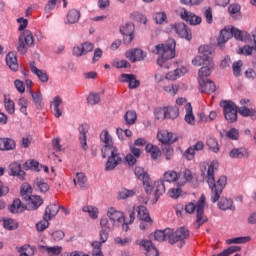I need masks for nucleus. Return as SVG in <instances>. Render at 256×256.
<instances>
[{
	"label": "nucleus",
	"mask_w": 256,
	"mask_h": 256,
	"mask_svg": "<svg viewBox=\"0 0 256 256\" xmlns=\"http://www.w3.org/2000/svg\"><path fill=\"white\" fill-rule=\"evenodd\" d=\"M155 117L158 121H165L167 119V108H156L155 109Z\"/></svg>",
	"instance_id": "56"
},
{
	"label": "nucleus",
	"mask_w": 256,
	"mask_h": 256,
	"mask_svg": "<svg viewBox=\"0 0 256 256\" xmlns=\"http://www.w3.org/2000/svg\"><path fill=\"white\" fill-rule=\"evenodd\" d=\"M238 113H240V115L243 117H255L256 111L253 108L240 107L238 109Z\"/></svg>",
	"instance_id": "57"
},
{
	"label": "nucleus",
	"mask_w": 256,
	"mask_h": 256,
	"mask_svg": "<svg viewBox=\"0 0 256 256\" xmlns=\"http://www.w3.org/2000/svg\"><path fill=\"white\" fill-rule=\"evenodd\" d=\"M134 173L137 179H140V181H142L147 195H151L153 193V189L155 188L153 187V185H151V177H149V174L145 172V170L141 167H136Z\"/></svg>",
	"instance_id": "8"
},
{
	"label": "nucleus",
	"mask_w": 256,
	"mask_h": 256,
	"mask_svg": "<svg viewBox=\"0 0 256 256\" xmlns=\"http://www.w3.org/2000/svg\"><path fill=\"white\" fill-rule=\"evenodd\" d=\"M154 195H155V199L156 201L159 199V197H161V195H163V193H165V180H157L154 183Z\"/></svg>",
	"instance_id": "37"
},
{
	"label": "nucleus",
	"mask_w": 256,
	"mask_h": 256,
	"mask_svg": "<svg viewBox=\"0 0 256 256\" xmlns=\"http://www.w3.org/2000/svg\"><path fill=\"white\" fill-rule=\"evenodd\" d=\"M205 149V143L203 141H198L193 146H190L185 152L184 157L188 161H193L195 159V151H203Z\"/></svg>",
	"instance_id": "16"
},
{
	"label": "nucleus",
	"mask_w": 256,
	"mask_h": 256,
	"mask_svg": "<svg viewBox=\"0 0 256 256\" xmlns=\"http://www.w3.org/2000/svg\"><path fill=\"white\" fill-rule=\"evenodd\" d=\"M4 228L8 229V231H13L14 229H17V222L13 219H5L4 220Z\"/></svg>",
	"instance_id": "63"
},
{
	"label": "nucleus",
	"mask_w": 256,
	"mask_h": 256,
	"mask_svg": "<svg viewBox=\"0 0 256 256\" xmlns=\"http://www.w3.org/2000/svg\"><path fill=\"white\" fill-rule=\"evenodd\" d=\"M215 169H217V162H211L207 170V183L211 189V201L217 203L221 199V194L227 185V176H220L218 181L215 183Z\"/></svg>",
	"instance_id": "2"
},
{
	"label": "nucleus",
	"mask_w": 256,
	"mask_h": 256,
	"mask_svg": "<svg viewBox=\"0 0 256 256\" xmlns=\"http://www.w3.org/2000/svg\"><path fill=\"white\" fill-rule=\"evenodd\" d=\"M219 209H222V211H227V209H230V211H235V205H233V200L227 199L225 197H222L220 201L218 202Z\"/></svg>",
	"instance_id": "36"
},
{
	"label": "nucleus",
	"mask_w": 256,
	"mask_h": 256,
	"mask_svg": "<svg viewBox=\"0 0 256 256\" xmlns=\"http://www.w3.org/2000/svg\"><path fill=\"white\" fill-rule=\"evenodd\" d=\"M17 147L15 140L11 138H0V151H14Z\"/></svg>",
	"instance_id": "25"
},
{
	"label": "nucleus",
	"mask_w": 256,
	"mask_h": 256,
	"mask_svg": "<svg viewBox=\"0 0 256 256\" xmlns=\"http://www.w3.org/2000/svg\"><path fill=\"white\" fill-rule=\"evenodd\" d=\"M30 70L32 71V73H34V75L38 77V79L42 83H47V81H49V76L47 75V73L37 68V66H35V62L30 63Z\"/></svg>",
	"instance_id": "30"
},
{
	"label": "nucleus",
	"mask_w": 256,
	"mask_h": 256,
	"mask_svg": "<svg viewBox=\"0 0 256 256\" xmlns=\"http://www.w3.org/2000/svg\"><path fill=\"white\" fill-rule=\"evenodd\" d=\"M207 146L213 153H218L219 152V144L217 143V140L214 138H208L206 141Z\"/></svg>",
	"instance_id": "61"
},
{
	"label": "nucleus",
	"mask_w": 256,
	"mask_h": 256,
	"mask_svg": "<svg viewBox=\"0 0 256 256\" xmlns=\"http://www.w3.org/2000/svg\"><path fill=\"white\" fill-rule=\"evenodd\" d=\"M223 108V113L226 121L228 123H235L237 121V105H235L232 101L224 100L220 103Z\"/></svg>",
	"instance_id": "7"
},
{
	"label": "nucleus",
	"mask_w": 256,
	"mask_h": 256,
	"mask_svg": "<svg viewBox=\"0 0 256 256\" xmlns=\"http://www.w3.org/2000/svg\"><path fill=\"white\" fill-rule=\"evenodd\" d=\"M232 159H247L249 157V150L246 148H234L229 153Z\"/></svg>",
	"instance_id": "27"
},
{
	"label": "nucleus",
	"mask_w": 256,
	"mask_h": 256,
	"mask_svg": "<svg viewBox=\"0 0 256 256\" xmlns=\"http://www.w3.org/2000/svg\"><path fill=\"white\" fill-rule=\"evenodd\" d=\"M23 169H25V171H28V169H33L34 171H40L39 162L35 160H28L23 164Z\"/></svg>",
	"instance_id": "55"
},
{
	"label": "nucleus",
	"mask_w": 256,
	"mask_h": 256,
	"mask_svg": "<svg viewBox=\"0 0 256 256\" xmlns=\"http://www.w3.org/2000/svg\"><path fill=\"white\" fill-rule=\"evenodd\" d=\"M124 119L127 125H135V121H137V113L133 110L127 111Z\"/></svg>",
	"instance_id": "51"
},
{
	"label": "nucleus",
	"mask_w": 256,
	"mask_h": 256,
	"mask_svg": "<svg viewBox=\"0 0 256 256\" xmlns=\"http://www.w3.org/2000/svg\"><path fill=\"white\" fill-rule=\"evenodd\" d=\"M152 53H154V55H159L157 65L163 67L165 62L175 57V40H170L166 44L156 45L152 50Z\"/></svg>",
	"instance_id": "4"
},
{
	"label": "nucleus",
	"mask_w": 256,
	"mask_h": 256,
	"mask_svg": "<svg viewBox=\"0 0 256 256\" xmlns=\"http://www.w3.org/2000/svg\"><path fill=\"white\" fill-rule=\"evenodd\" d=\"M41 249H43L44 251H46L48 256H59L61 255L62 251H63V247L61 246H41Z\"/></svg>",
	"instance_id": "39"
},
{
	"label": "nucleus",
	"mask_w": 256,
	"mask_h": 256,
	"mask_svg": "<svg viewBox=\"0 0 256 256\" xmlns=\"http://www.w3.org/2000/svg\"><path fill=\"white\" fill-rule=\"evenodd\" d=\"M93 49H94L93 43L84 42L82 45L75 46L73 48V55H75V57H81L83 55H87V53H91Z\"/></svg>",
	"instance_id": "18"
},
{
	"label": "nucleus",
	"mask_w": 256,
	"mask_h": 256,
	"mask_svg": "<svg viewBox=\"0 0 256 256\" xmlns=\"http://www.w3.org/2000/svg\"><path fill=\"white\" fill-rule=\"evenodd\" d=\"M59 209L60 207L57 204L49 205L45 210L44 219L51 221V219H53V217L59 213Z\"/></svg>",
	"instance_id": "35"
},
{
	"label": "nucleus",
	"mask_w": 256,
	"mask_h": 256,
	"mask_svg": "<svg viewBox=\"0 0 256 256\" xmlns=\"http://www.w3.org/2000/svg\"><path fill=\"white\" fill-rule=\"evenodd\" d=\"M73 181L74 185H78L80 189H85L87 187V177L83 173H77Z\"/></svg>",
	"instance_id": "44"
},
{
	"label": "nucleus",
	"mask_w": 256,
	"mask_h": 256,
	"mask_svg": "<svg viewBox=\"0 0 256 256\" xmlns=\"http://www.w3.org/2000/svg\"><path fill=\"white\" fill-rule=\"evenodd\" d=\"M6 65L11 71H18L19 64L17 63V56L13 52H9L6 56Z\"/></svg>",
	"instance_id": "31"
},
{
	"label": "nucleus",
	"mask_w": 256,
	"mask_h": 256,
	"mask_svg": "<svg viewBox=\"0 0 256 256\" xmlns=\"http://www.w3.org/2000/svg\"><path fill=\"white\" fill-rule=\"evenodd\" d=\"M169 27L172 33H177L178 36L182 39H186V41H191V39H193L191 31L187 28V25H185L184 23H175L170 25Z\"/></svg>",
	"instance_id": "10"
},
{
	"label": "nucleus",
	"mask_w": 256,
	"mask_h": 256,
	"mask_svg": "<svg viewBox=\"0 0 256 256\" xmlns=\"http://www.w3.org/2000/svg\"><path fill=\"white\" fill-rule=\"evenodd\" d=\"M62 104L63 99L61 98V96L54 97L53 101L51 102L52 113L57 119H59V117L63 115V110H61L60 108Z\"/></svg>",
	"instance_id": "22"
},
{
	"label": "nucleus",
	"mask_w": 256,
	"mask_h": 256,
	"mask_svg": "<svg viewBox=\"0 0 256 256\" xmlns=\"http://www.w3.org/2000/svg\"><path fill=\"white\" fill-rule=\"evenodd\" d=\"M80 19L81 12L77 9H71L64 18V23L65 25H75V23H79Z\"/></svg>",
	"instance_id": "20"
},
{
	"label": "nucleus",
	"mask_w": 256,
	"mask_h": 256,
	"mask_svg": "<svg viewBox=\"0 0 256 256\" xmlns=\"http://www.w3.org/2000/svg\"><path fill=\"white\" fill-rule=\"evenodd\" d=\"M241 6L239 4H231L228 7V12L234 19H239L241 17Z\"/></svg>",
	"instance_id": "47"
},
{
	"label": "nucleus",
	"mask_w": 256,
	"mask_h": 256,
	"mask_svg": "<svg viewBox=\"0 0 256 256\" xmlns=\"http://www.w3.org/2000/svg\"><path fill=\"white\" fill-rule=\"evenodd\" d=\"M214 67L215 64L213 63V61L208 60V64H205L202 68H200L198 72L199 79H207L205 77H209V75H211Z\"/></svg>",
	"instance_id": "29"
},
{
	"label": "nucleus",
	"mask_w": 256,
	"mask_h": 256,
	"mask_svg": "<svg viewBox=\"0 0 256 256\" xmlns=\"http://www.w3.org/2000/svg\"><path fill=\"white\" fill-rule=\"evenodd\" d=\"M147 153H151L152 159H159V155H161V151L157 146H153V144H147L145 147Z\"/></svg>",
	"instance_id": "49"
},
{
	"label": "nucleus",
	"mask_w": 256,
	"mask_h": 256,
	"mask_svg": "<svg viewBox=\"0 0 256 256\" xmlns=\"http://www.w3.org/2000/svg\"><path fill=\"white\" fill-rule=\"evenodd\" d=\"M157 139L164 145H173V143H177V141H179V136L167 130H160L158 131Z\"/></svg>",
	"instance_id": "12"
},
{
	"label": "nucleus",
	"mask_w": 256,
	"mask_h": 256,
	"mask_svg": "<svg viewBox=\"0 0 256 256\" xmlns=\"http://www.w3.org/2000/svg\"><path fill=\"white\" fill-rule=\"evenodd\" d=\"M186 109V115H185V121L189 125H195V116L193 115V107L191 106V103H187L185 106Z\"/></svg>",
	"instance_id": "43"
},
{
	"label": "nucleus",
	"mask_w": 256,
	"mask_h": 256,
	"mask_svg": "<svg viewBox=\"0 0 256 256\" xmlns=\"http://www.w3.org/2000/svg\"><path fill=\"white\" fill-rule=\"evenodd\" d=\"M230 30L232 33V37H235V39H237L238 41H246L247 43L249 42V40H245V35L247 33H243L239 29H236V28H232Z\"/></svg>",
	"instance_id": "60"
},
{
	"label": "nucleus",
	"mask_w": 256,
	"mask_h": 256,
	"mask_svg": "<svg viewBox=\"0 0 256 256\" xmlns=\"http://www.w3.org/2000/svg\"><path fill=\"white\" fill-rule=\"evenodd\" d=\"M31 97L33 99V103L36 105L37 109H42L43 108V95L41 94L40 91L38 92H33L30 91Z\"/></svg>",
	"instance_id": "45"
},
{
	"label": "nucleus",
	"mask_w": 256,
	"mask_h": 256,
	"mask_svg": "<svg viewBox=\"0 0 256 256\" xmlns=\"http://www.w3.org/2000/svg\"><path fill=\"white\" fill-rule=\"evenodd\" d=\"M43 205V199H41V196L32 195L30 198V208L35 210L39 209Z\"/></svg>",
	"instance_id": "48"
},
{
	"label": "nucleus",
	"mask_w": 256,
	"mask_h": 256,
	"mask_svg": "<svg viewBox=\"0 0 256 256\" xmlns=\"http://www.w3.org/2000/svg\"><path fill=\"white\" fill-rule=\"evenodd\" d=\"M166 111V119H177L179 117V108L177 106H168L165 107Z\"/></svg>",
	"instance_id": "46"
},
{
	"label": "nucleus",
	"mask_w": 256,
	"mask_h": 256,
	"mask_svg": "<svg viewBox=\"0 0 256 256\" xmlns=\"http://www.w3.org/2000/svg\"><path fill=\"white\" fill-rule=\"evenodd\" d=\"M140 245L146 251L145 255L147 256H159V251L155 246H153V242L151 240H142Z\"/></svg>",
	"instance_id": "23"
},
{
	"label": "nucleus",
	"mask_w": 256,
	"mask_h": 256,
	"mask_svg": "<svg viewBox=\"0 0 256 256\" xmlns=\"http://www.w3.org/2000/svg\"><path fill=\"white\" fill-rule=\"evenodd\" d=\"M145 57H147V52L138 48L126 52V58L129 59L132 63L143 61Z\"/></svg>",
	"instance_id": "15"
},
{
	"label": "nucleus",
	"mask_w": 256,
	"mask_h": 256,
	"mask_svg": "<svg viewBox=\"0 0 256 256\" xmlns=\"http://www.w3.org/2000/svg\"><path fill=\"white\" fill-rule=\"evenodd\" d=\"M120 33L124 36L125 45H129L133 41V33H135V24L127 22L120 27Z\"/></svg>",
	"instance_id": "14"
},
{
	"label": "nucleus",
	"mask_w": 256,
	"mask_h": 256,
	"mask_svg": "<svg viewBox=\"0 0 256 256\" xmlns=\"http://www.w3.org/2000/svg\"><path fill=\"white\" fill-rule=\"evenodd\" d=\"M182 177L180 176V181L178 182L179 185H184L185 183H191L193 181V173H191V170H184L182 173Z\"/></svg>",
	"instance_id": "52"
},
{
	"label": "nucleus",
	"mask_w": 256,
	"mask_h": 256,
	"mask_svg": "<svg viewBox=\"0 0 256 256\" xmlns=\"http://www.w3.org/2000/svg\"><path fill=\"white\" fill-rule=\"evenodd\" d=\"M78 131L80 133L79 140L82 145V149L84 151H87V133H89V125L82 124L81 126H79Z\"/></svg>",
	"instance_id": "24"
},
{
	"label": "nucleus",
	"mask_w": 256,
	"mask_h": 256,
	"mask_svg": "<svg viewBox=\"0 0 256 256\" xmlns=\"http://www.w3.org/2000/svg\"><path fill=\"white\" fill-rule=\"evenodd\" d=\"M34 189H37L40 193H47V191H49V184L41 178H36L34 181Z\"/></svg>",
	"instance_id": "40"
},
{
	"label": "nucleus",
	"mask_w": 256,
	"mask_h": 256,
	"mask_svg": "<svg viewBox=\"0 0 256 256\" xmlns=\"http://www.w3.org/2000/svg\"><path fill=\"white\" fill-rule=\"evenodd\" d=\"M181 75H183V71L181 69H176L172 72L167 73L165 77L169 81H176V79H179Z\"/></svg>",
	"instance_id": "58"
},
{
	"label": "nucleus",
	"mask_w": 256,
	"mask_h": 256,
	"mask_svg": "<svg viewBox=\"0 0 256 256\" xmlns=\"http://www.w3.org/2000/svg\"><path fill=\"white\" fill-rule=\"evenodd\" d=\"M100 227H101V231H100V243L101 245H103V243H106L107 240L109 239V233L110 231H113V229H115V226L113 224V222L109 221L108 217H102L100 219Z\"/></svg>",
	"instance_id": "9"
},
{
	"label": "nucleus",
	"mask_w": 256,
	"mask_h": 256,
	"mask_svg": "<svg viewBox=\"0 0 256 256\" xmlns=\"http://www.w3.org/2000/svg\"><path fill=\"white\" fill-rule=\"evenodd\" d=\"M131 17L134 19V21H138L139 23H143V25H147V16L139 12H133Z\"/></svg>",
	"instance_id": "62"
},
{
	"label": "nucleus",
	"mask_w": 256,
	"mask_h": 256,
	"mask_svg": "<svg viewBox=\"0 0 256 256\" xmlns=\"http://www.w3.org/2000/svg\"><path fill=\"white\" fill-rule=\"evenodd\" d=\"M120 81H122V83H129V89H137V87L141 85V82L137 80L135 74H121Z\"/></svg>",
	"instance_id": "21"
},
{
	"label": "nucleus",
	"mask_w": 256,
	"mask_h": 256,
	"mask_svg": "<svg viewBox=\"0 0 256 256\" xmlns=\"http://www.w3.org/2000/svg\"><path fill=\"white\" fill-rule=\"evenodd\" d=\"M33 45H35L33 33H31L29 30H25L19 37L17 50L22 55H25L27 52V47H33Z\"/></svg>",
	"instance_id": "6"
},
{
	"label": "nucleus",
	"mask_w": 256,
	"mask_h": 256,
	"mask_svg": "<svg viewBox=\"0 0 256 256\" xmlns=\"http://www.w3.org/2000/svg\"><path fill=\"white\" fill-rule=\"evenodd\" d=\"M180 17L189 25H201V21H203L201 16H197L193 12H187V10L181 12Z\"/></svg>",
	"instance_id": "17"
},
{
	"label": "nucleus",
	"mask_w": 256,
	"mask_h": 256,
	"mask_svg": "<svg viewBox=\"0 0 256 256\" xmlns=\"http://www.w3.org/2000/svg\"><path fill=\"white\" fill-rule=\"evenodd\" d=\"M251 241L250 236H241V237H236L232 239H227L226 240V245H243L245 243H249Z\"/></svg>",
	"instance_id": "38"
},
{
	"label": "nucleus",
	"mask_w": 256,
	"mask_h": 256,
	"mask_svg": "<svg viewBox=\"0 0 256 256\" xmlns=\"http://www.w3.org/2000/svg\"><path fill=\"white\" fill-rule=\"evenodd\" d=\"M162 180H164V182L166 181L167 183H175V181L181 180V175H179L176 171L173 170L166 171L163 174Z\"/></svg>",
	"instance_id": "34"
},
{
	"label": "nucleus",
	"mask_w": 256,
	"mask_h": 256,
	"mask_svg": "<svg viewBox=\"0 0 256 256\" xmlns=\"http://www.w3.org/2000/svg\"><path fill=\"white\" fill-rule=\"evenodd\" d=\"M87 101L89 105H97L101 101V97L97 93H90Z\"/></svg>",
	"instance_id": "64"
},
{
	"label": "nucleus",
	"mask_w": 256,
	"mask_h": 256,
	"mask_svg": "<svg viewBox=\"0 0 256 256\" xmlns=\"http://www.w3.org/2000/svg\"><path fill=\"white\" fill-rule=\"evenodd\" d=\"M199 87L201 93H207L208 95L215 93L217 89L215 83L209 79H199Z\"/></svg>",
	"instance_id": "19"
},
{
	"label": "nucleus",
	"mask_w": 256,
	"mask_h": 256,
	"mask_svg": "<svg viewBox=\"0 0 256 256\" xmlns=\"http://www.w3.org/2000/svg\"><path fill=\"white\" fill-rule=\"evenodd\" d=\"M198 53L200 55L195 56L194 59L192 60V65H194V67H201V65L205 66L209 63V61H213V58L209 56L213 53V48H211V46H200L198 48Z\"/></svg>",
	"instance_id": "5"
},
{
	"label": "nucleus",
	"mask_w": 256,
	"mask_h": 256,
	"mask_svg": "<svg viewBox=\"0 0 256 256\" xmlns=\"http://www.w3.org/2000/svg\"><path fill=\"white\" fill-rule=\"evenodd\" d=\"M84 213H88L91 219H97L99 217V209L93 206H84L83 209Z\"/></svg>",
	"instance_id": "50"
},
{
	"label": "nucleus",
	"mask_w": 256,
	"mask_h": 256,
	"mask_svg": "<svg viewBox=\"0 0 256 256\" xmlns=\"http://www.w3.org/2000/svg\"><path fill=\"white\" fill-rule=\"evenodd\" d=\"M189 238V230L185 227H181L177 229L175 232L172 230V234L170 235V245H175V243H181L183 245V241Z\"/></svg>",
	"instance_id": "13"
},
{
	"label": "nucleus",
	"mask_w": 256,
	"mask_h": 256,
	"mask_svg": "<svg viewBox=\"0 0 256 256\" xmlns=\"http://www.w3.org/2000/svg\"><path fill=\"white\" fill-rule=\"evenodd\" d=\"M18 105L20 107V113H23V115H27V108L29 107V101L22 97L18 100Z\"/></svg>",
	"instance_id": "59"
},
{
	"label": "nucleus",
	"mask_w": 256,
	"mask_h": 256,
	"mask_svg": "<svg viewBox=\"0 0 256 256\" xmlns=\"http://www.w3.org/2000/svg\"><path fill=\"white\" fill-rule=\"evenodd\" d=\"M233 37V33L231 32V29H223L220 32V36L218 37V45H220L221 49H223V45H225L226 42L229 41Z\"/></svg>",
	"instance_id": "32"
},
{
	"label": "nucleus",
	"mask_w": 256,
	"mask_h": 256,
	"mask_svg": "<svg viewBox=\"0 0 256 256\" xmlns=\"http://www.w3.org/2000/svg\"><path fill=\"white\" fill-rule=\"evenodd\" d=\"M11 175L18 177L20 181H25V171L21 169V164L14 162L10 165Z\"/></svg>",
	"instance_id": "28"
},
{
	"label": "nucleus",
	"mask_w": 256,
	"mask_h": 256,
	"mask_svg": "<svg viewBox=\"0 0 256 256\" xmlns=\"http://www.w3.org/2000/svg\"><path fill=\"white\" fill-rule=\"evenodd\" d=\"M137 217L140 221H145L146 223H151V217L149 216V210L145 206H138L137 207Z\"/></svg>",
	"instance_id": "33"
},
{
	"label": "nucleus",
	"mask_w": 256,
	"mask_h": 256,
	"mask_svg": "<svg viewBox=\"0 0 256 256\" xmlns=\"http://www.w3.org/2000/svg\"><path fill=\"white\" fill-rule=\"evenodd\" d=\"M10 213H23L25 211V206L21 203V200L15 199L13 203L9 206Z\"/></svg>",
	"instance_id": "42"
},
{
	"label": "nucleus",
	"mask_w": 256,
	"mask_h": 256,
	"mask_svg": "<svg viewBox=\"0 0 256 256\" xmlns=\"http://www.w3.org/2000/svg\"><path fill=\"white\" fill-rule=\"evenodd\" d=\"M154 21L157 25H165L167 23V14L165 12H157L154 15Z\"/></svg>",
	"instance_id": "53"
},
{
	"label": "nucleus",
	"mask_w": 256,
	"mask_h": 256,
	"mask_svg": "<svg viewBox=\"0 0 256 256\" xmlns=\"http://www.w3.org/2000/svg\"><path fill=\"white\" fill-rule=\"evenodd\" d=\"M4 106L7 113H9L10 115H13L15 113V102L10 98L4 99Z\"/></svg>",
	"instance_id": "54"
},
{
	"label": "nucleus",
	"mask_w": 256,
	"mask_h": 256,
	"mask_svg": "<svg viewBox=\"0 0 256 256\" xmlns=\"http://www.w3.org/2000/svg\"><path fill=\"white\" fill-rule=\"evenodd\" d=\"M205 194H202L196 204L190 202L185 206L186 213H195L196 209V229H200L209 219L205 216Z\"/></svg>",
	"instance_id": "3"
},
{
	"label": "nucleus",
	"mask_w": 256,
	"mask_h": 256,
	"mask_svg": "<svg viewBox=\"0 0 256 256\" xmlns=\"http://www.w3.org/2000/svg\"><path fill=\"white\" fill-rule=\"evenodd\" d=\"M100 140L104 144V147L101 149L102 157L105 159L108 157V161L106 162L105 170L113 171L117 165L123 161V157L121 153H119V149L113 146V138L109 135L107 130H103L100 134Z\"/></svg>",
	"instance_id": "1"
},
{
	"label": "nucleus",
	"mask_w": 256,
	"mask_h": 256,
	"mask_svg": "<svg viewBox=\"0 0 256 256\" xmlns=\"http://www.w3.org/2000/svg\"><path fill=\"white\" fill-rule=\"evenodd\" d=\"M107 218L115 227H121L125 223V214L113 207L108 208Z\"/></svg>",
	"instance_id": "11"
},
{
	"label": "nucleus",
	"mask_w": 256,
	"mask_h": 256,
	"mask_svg": "<svg viewBox=\"0 0 256 256\" xmlns=\"http://www.w3.org/2000/svg\"><path fill=\"white\" fill-rule=\"evenodd\" d=\"M19 256H33L35 255V247L25 244L18 248Z\"/></svg>",
	"instance_id": "41"
},
{
	"label": "nucleus",
	"mask_w": 256,
	"mask_h": 256,
	"mask_svg": "<svg viewBox=\"0 0 256 256\" xmlns=\"http://www.w3.org/2000/svg\"><path fill=\"white\" fill-rule=\"evenodd\" d=\"M171 235H172V230L170 228H167L165 230H157L154 233V239L155 241H159L160 243L163 241H171Z\"/></svg>",
	"instance_id": "26"
}]
</instances>
